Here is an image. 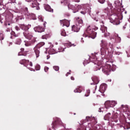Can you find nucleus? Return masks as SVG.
<instances>
[{
  "label": "nucleus",
  "mask_w": 130,
  "mask_h": 130,
  "mask_svg": "<svg viewBox=\"0 0 130 130\" xmlns=\"http://www.w3.org/2000/svg\"><path fill=\"white\" fill-rule=\"evenodd\" d=\"M30 3L31 4V6L32 8H36V10H39V4L37 3L36 0H31Z\"/></svg>",
  "instance_id": "obj_11"
},
{
  "label": "nucleus",
  "mask_w": 130,
  "mask_h": 130,
  "mask_svg": "<svg viewBox=\"0 0 130 130\" xmlns=\"http://www.w3.org/2000/svg\"><path fill=\"white\" fill-rule=\"evenodd\" d=\"M45 9L46 11H48V12H51L52 13L53 12V9H51L49 5H46L45 6Z\"/></svg>",
  "instance_id": "obj_16"
},
{
  "label": "nucleus",
  "mask_w": 130,
  "mask_h": 130,
  "mask_svg": "<svg viewBox=\"0 0 130 130\" xmlns=\"http://www.w3.org/2000/svg\"><path fill=\"white\" fill-rule=\"evenodd\" d=\"M117 103L114 101H107L105 103V106L106 108H109V107H114Z\"/></svg>",
  "instance_id": "obj_7"
},
{
  "label": "nucleus",
  "mask_w": 130,
  "mask_h": 130,
  "mask_svg": "<svg viewBox=\"0 0 130 130\" xmlns=\"http://www.w3.org/2000/svg\"><path fill=\"white\" fill-rule=\"evenodd\" d=\"M98 2H100V4H104L105 0H98Z\"/></svg>",
  "instance_id": "obj_27"
},
{
  "label": "nucleus",
  "mask_w": 130,
  "mask_h": 130,
  "mask_svg": "<svg viewBox=\"0 0 130 130\" xmlns=\"http://www.w3.org/2000/svg\"><path fill=\"white\" fill-rule=\"evenodd\" d=\"M92 29L93 30H98V27L97 26H93L92 27Z\"/></svg>",
  "instance_id": "obj_28"
},
{
  "label": "nucleus",
  "mask_w": 130,
  "mask_h": 130,
  "mask_svg": "<svg viewBox=\"0 0 130 130\" xmlns=\"http://www.w3.org/2000/svg\"><path fill=\"white\" fill-rule=\"evenodd\" d=\"M49 68H48V67H45L44 68V71L46 73L47 72V71H48Z\"/></svg>",
  "instance_id": "obj_29"
},
{
  "label": "nucleus",
  "mask_w": 130,
  "mask_h": 130,
  "mask_svg": "<svg viewBox=\"0 0 130 130\" xmlns=\"http://www.w3.org/2000/svg\"><path fill=\"white\" fill-rule=\"evenodd\" d=\"M123 107V106H122Z\"/></svg>",
  "instance_id": "obj_57"
},
{
  "label": "nucleus",
  "mask_w": 130,
  "mask_h": 130,
  "mask_svg": "<svg viewBox=\"0 0 130 130\" xmlns=\"http://www.w3.org/2000/svg\"><path fill=\"white\" fill-rule=\"evenodd\" d=\"M20 63L21 64H25V66H26V68H29L28 64H29V67H32V66H33V64L31 62H29V60H26L25 59L22 60V61L20 62Z\"/></svg>",
  "instance_id": "obj_10"
},
{
  "label": "nucleus",
  "mask_w": 130,
  "mask_h": 130,
  "mask_svg": "<svg viewBox=\"0 0 130 130\" xmlns=\"http://www.w3.org/2000/svg\"><path fill=\"white\" fill-rule=\"evenodd\" d=\"M86 118H87V119H89V118H90V117H87Z\"/></svg>",
  "instance_id": "obj_45"
},
{
  "label": "nucleus",
  "mask_w": 130,
  "mask_h": 130,
  "mask_svg": "<svg viewBox=\"0 0 130 130\" xmlns=\"http://www.w3.org/2000/svg\"><path fill=\"white\" fill-rule=\"evenodd\" d=\"M15 1H16V0H12L11 1H12V3H15Z\"/></svg>",
  "instance_id": "obj_40"
},
{
  "label": "nucleus",
  "mask_w": 130,
  "mask_h": 130,
  "mask_svg": "<svg viewBox=\"0 0 130 130\" xmlns=\"http://www.w3.org/2000/svg\"><path fill=\"white\" fill-rule=\"evenodd\" d=\"M15 29H16V30H17V31H18V30H19V28L18 27V26H16Z\"/></svg>",
  "instance_id": "obj_33"
},
{
  "label": "nucleus",
  "mask_w": 130,
  "mask_h": 130,
  "mask_svg": "<svg viewBox=\"0 0 130 130\" xmlns=\"http://www.w3.org/2000/svg\"><path fill=\"white\" fill-rule=\"evenodd\" d=\"M71 80H72V81H74V80H75V78L73 77H71Z\"/></svg>",
  "instance_id": "obj_34"
},
{
  "label": "nucleus",
  "mask_w": 130,
  "mask_h": 130,
  "mask_svg": "<svg viewBox=\"0 0 130 130\" xmlns=\"http://www.w3.org/2000/svg\"><path fill=\"white\" fill-rule=\"evenodd\" d=\"M96 34L97 32L92 31L90 26H88L83 35V36H85V37H90L92 39H95Z\"/></svg>",
  "instance_id": "obj_3"
},
{
  "label": "nucleus",
  "mask_w": 130,
  "mask_h": 130,
  "mask_svg": "<svg viewBox=\"0 0 130 130\" xmlns=\"http://www.w3.org/2000/svg\"><path fill=\"white\" fill-rule=\"evenodd\" d=\"M10 44H12V43H10Z\"/></svg>",
  "instance_id": "obj_54"
},
{
  "label": "nucleus",
  "mask_w": 130,
  "mask_h": 130,
  "mask_svg": "<svg viewBox=\"0 0 130 130\" xmlns=\"http://www.w3.org/2000/svg\"><path fill=\"white\" fill-rule=\"evenodd\" d=\"M60 24H62V26H66V27H69L70 21L67 20H62L60 21Z\"/></svg>",
  "instance_id": "obj_14"
},
{
  "label": "nucleus",
  "mask_w": 130,
  "mask_h": 130,
  "mask_svg": "<svg viewBox=\"0 0 130 130\" xmlns=\"http://www.w3.org/2000/svg\"><path fill=\"white\" fill-rule=\"evenodd\" d=\"M34 30L35 32H38L39 33H41L42 32H44V28L40 26H38L34 27Z\"/></svg>",
  "instance_id": "obj_13"
},
{
  "label": "nucleus",
  "mask_w": 130,
  "mask_h": 130,
  "mask_svg": "<svg viewBox=\"0 0 130 130\" xmlns=\"http://www.w3.org/2000/svg\"><path fill=\"white\" fill-rule=\"evenodd\" d=\"M101 30L102 31V33L104 34L105 37H107L109 36V32H107V27L104 26V25H101Z\"/></svg>",
  "instance_id": "obj_8"
},
{
  "label": "nucleus",
  "mask_w": 130,
  "mask_h": 130,
  "mask_svg": "<svg viewBox=\"0 0 130 130\" xmlns=\"http://www.w3.org/2000/svg\"><path fill=\"white\" fill-rule=\"evenodd\" d=\"M85 96H86V97H88V96H89V94H85Z\"/></svg>",
  "instance_id": "obj_41"
},
{
  "label": "nucleus",
  "mask_w": 130,
  "mask_h": 130,
  "mask_svg": "<svg viewBox=\"0 0 130 130\" xmlns=\"http://www.w3.org/2000/svg\"><path fill=\"white\" fill-rule=\"evenodd\" d=\"M125 14H126V12H125Z\"/></svg>",
  "instance_id": "obj_52"
},
{
  "label": "nucleus",
  "mask_w": 130,
  "mask_h": 130,
  "mask_svg": "<svg viewBox=\"0 0 130 130\" xmlns=\"http://www.w3.org/2000/svg\"><path fill=\"white\" fill-rule=\"evenodd\" d=\"M55 53H57V52H56L54 49H51L50 50L49 52V54H55Z\"/></svg>",
  "instance_id": "obj_19"
},
{
  "label": "nucleus",
  "mask_w": 130,
  "mask_h": 130,
  "mask_svg": "<svg viewBox=\"0 0 130 130\" xmlns=\"http://www.w3.org/2000/svg\"><path fill=\"white\" fill-rule=\"evenodd\" d=\"M82 42H84V41H83Z\"/></svg>",
  "instance_id": "obj_56"
},
{
  "label": "nucleus",
  "mask_w": 130,
  "mask_h": 130,
  "mask_svg": "<svg viewBox=\"0 0 130 130\" xmlns=\"http://www.w3.org/2000/svg\"><path fill=\"white\" fill-rule=\"evenodd\" d=\"M63 3H64V4H67L68 3V1H67V0H64V1L63 2Z\"/></svg>",
  "instance_id": "obj_38"
},
{
  "label": "nucleus",
  "mask_w": 130,
  "mask_h": 130,
  "mask_svg": "<svg viewBox=\"0 0 130 130\" xmlns=\"http://www.w3.org/2000/svg\"><path fill=\"white\" fill-rule=\"evenodd\" d=\"M114 5L116 8H117V7L120 6L121 5V4L120 3V2H119V1H118V0H117V1H115L114 2Z\"/></svg>",
  "instance_id": "obj_18"
},
{
  "label": "nucleus",
  "mask_w": 130,
  "mask_h": 130,
  "mask_svg": "<svg viewBox=\"0 0 130 130\" xmlns=\"http://www.w3.org/2000/svg\"><path fill=\"white\" fill-rule=\"evenodd\" d=\"M102 47H103V48H102L101 49V52H102V55H103V54H104V53H103V50H104V43H103V42L102 41Z\"/></svg>",
  "instance_id": "obj_22"
},
{
  "label": "nucleus",
  "mask_w": 130,
  "mask_h": 130,
  "mask_svg": "<svg viewBox=\"0 0 130 130\" xmlns=\"http://www.w3.org/2000/svg\"><path fill=\"white\" fill-rule=\"evenodd\" d=\"M69 9H72L73 11V13H76L78 12L79 10L82 9V11H81V14L83 15H85V14H87V13H89V9H86L84 8V5H78V6H74L71 4L68 5Z\"/></svg>",
  "instance_id": "obj_1"
},
{
  "label": "nucleus",
  "mask_w": 130,
  "mask_h": 130,
  "mask_svg": "<svg viewBox=\"0 0 130 130\" xmlns=\"http://www.w3.org/2000/svg\"><path fill=\"white\" fill-rule=\"evenodd\" d=\"M110 115H111V114H110V113L106 114L104 117V119L105 120H109V119H110Z\"/></svg>",
  "instance_id": "obj_17"
},
{
  "label": "nucleus",
  "mask_w": 130,
  "mask_h": 130,
  "mask_svg": "<svg viewBox=\"0 0 130 130\" xmlns=\"http://www.w3.org/2000/svg\"><path fill=\"white\" fill-rule=\"evenodd\" d=\"M70 46H76V45H75V44H72L70 45Z\"/></svg>",
  "instance_id": "obj_39"
},
{
  "label": "nucleus",
  "mask_w": 130,
  "mask_h": 130,
  "mask_svg": "<svg viewBox=\"0 0 130 130\" xmlns=\"http://www.w3.org/2000/svg\"><path fill=\"white\" fill-rule=\"evenodd\" d=\"M92 81L93 82V83H91V85H96L99 83V80L98 79V77L94 76L92 78Z\"/></svg>",
  "instance_id": "obj_15"
},
{
  "label": "nucleus",
  "mask_w": 130,
  "mask_h": 130,
  "mask_svg": "<svg viewBox=\"0 0 130 130\" xmlns=\"http://www.w3.org/2000/svg\"><path fill=\"white\" fill-rule=\"evenodd\" d=\"M2 40H4V38H2Z\"/></svg>",
  "instance_id": "obj_50"
},
{
  "label": "nucleus",
  "mask_w": 130,
  "mask_h": 130,
  "mask_svg": "<svg viewBox=\"0 0 130 130\" xmlns=\"http://www.w3.org/2000/svg\"><path fill=\"white\" fill-rule=\"evenodd\" d=\"M107 88V85L106 84H102L100 86L99 91L101 93H104L106 91Z\"/></svg>",
  "instance_id": "obj_12"
},
{
  "label": "nucleus",
  "mask_w": 130,
  "mask_h": 130,
  "mask_svg": "<svg viewBox=\"0 0 130 130\" xmlns=\"http://www.w3.org/2000/svg\"><path fill=\"white\" fill-rule=\"evenodd\" d=\"M39 20H40V21H41L42 22V21H43V19H42V16H39Z\"/></svg>",
  "instance_id": "obj_30"
},
{
  "label": "nucleus",
  "mask_w": 130,
  "mask_h": 130,
  "mask_svg": "<svg viewBox=\"0 0 130 130\" xmlns=\"http://www.w3.org/2000/svg\"><path fill=\"white\" fill-rule=\"evenodd\" d=\"M20 50H21V52H19L18 53V55H26L24 53V48H21Z\"/></svg>",
  "instance_id": "obj_20"
},
{
  "label": "nucleus",
  "mask_w": 130,
  "mask_h": 130,
  "mask_svg": "<svg viewBox=\"0 0 130 130\" xmlns=\"http://www.w3.org/2000/svg\"><path fill=\"white\" fill-rule=\"evenodd\" d=\"M99 111L100 112H101V109H99Z\"/></svg>",
  "instance_id": "obj_44"
},
{
  "label": "nucleus",
  "mask_w": 130,
  "mask_h": 130,
  "mask_svg": "<svg viewBox=\"0 0 130 130\" xmlns=\"http://www.w3.org/2000/svg\"><path fill=\"white\" fill-rule=\"evenodd\" d=\"M118 39H120V38H119V37H118Z\"/></svg>",
  "instance_id": "obj_49"
},
{
  "label": "nucleus",
  "mask_w": 130,
  "mask_h": 130,
  "mask_svg": "<svg viewBox=\"0 0 130 130\" xmlns=\"http://www.w3.org/2000/svg\"><path fill=\"white\" fill-rule=\"evenodd\" d=\"M87 94H90V90H87Z\"/></svg>",
  "instance_id": "obj_35"
},
{
  "label": "nucleus",
  "mask_w": 130,
  "mask_h": 130,
  "mask_svg": "<svg viewBox=\"0 0 130 130\" xmlns=\"http://www.w3.org/2000/svg\"><path fill=\"white\" fill-rule=\"evenodd\" d=\"M25 11H28V8H25Z\"/></svg>",
  "instance_id": "obj_46"
},
{
  "label": "nucleus",
  "mask_w": 130,
  "mask_h": 130,
  "mask_svg": "<svg viewBox=\"0 0 130 130\" xmlns=\"http://www.w3.org/2000/svg\"><path fill=\"white\" fill-rule=\"evenodd\" d=\"M111 10H109V11H108L107 14H108L109 15V14H110V11Z\"/></svg>",
  "instance_id": "obj_37"
},
{
  "label": "nucleus",
  "mask_w": 130,
  "mask_h": 130,
  "mask_svg": "<svg viewBox=\"0 0 130 130\" xmlns=\"http://www.w3.org/2000/svg\"><path fill=\"white\" fill-rule=\"evenodd\" d=\"M36 71H39L40 70V65L37 64L36 67Z\"/></svg>",
  "instance_id": "obj_26"
},
{
  "label": "nucleus",
  "mask_w": 130,
  "mask_h": 130,
  "mask_svg": "<svg viewBox=\"0 0 130 130\" xmlns=\"http://www.w3.org/2000/svg\"><path fill=\"white\" fill-rule=\"evenodd\" d=\"M66 76H68V74H66Z\"/></svg>",
  "instance_id": "obj_55"
},
{
  "label": "nucleus",
  "mask_w": 130,
  "mask_h": 130,
  "mask_svg": "<svg viewBox=\"0 0 130 130\" xmlns=\"http://www.w3.org/2000/svg\"><path fill=\"white\" fill-rule=\"evenodd\" d=\"M53 69L54 70H55V71H56V72H57V71H58V70H59V68L57 66H54L53 67Z\"/></svg>",
  "instance_id": "obj_25"
},
{
  "label": "nucleus",
  "mask_w": 130,
  "mask_h": 130,
  "mask_svg": "<svg viewBox=\"0 0 130 130\" xmlns=\"http://www.w3.org/2000/svg\"><path fill=\"white\" fill-rule=\"evenodd\" d=\"M98 21V20H96V21L97 22Z\"/></svg>",
  "instance_id": "obj_53"
},
{
  "label": "nucleus",
  "mask_w": 130,
  "mask_h": 130,
  "mask_svg": "<svg viewBox=\"0 0 130 130\" xmlns=\"http://www.w3.org/2000/svg\"><path fill=\"white\" fill-rule=\"evenodd\" d=\"M15 44H18V45H20V44H21V40L20 39L17 40L15 42Z\"/></svg>",
  "instance_id": "obj_23"
},
{
  "label": "nucleus",
  "mask_w": 130,
  "mask_h": 130,
  "mask_svg": "<svg viewBox=\"0 0 130 130\" xmlns=\"http://www.w3.org/2000/svg\"><path fill=\"white\" fill-rule=\"evenodd\" d=\"M115 69H116V66H115V65L112 64V63H110V64L107 63L105 66L100 68L99 70H102L104 74L109 75L108 73L109 72H110V71H111V70L113 72L115 71Z\"/></svg>",
  "instance_id": "obj_2"
},
{
  "label": "nucleus",
  "mask_w": 130,
  "mask_h": 130,
  "mask_svg": "<svg viewBox=\"0 0 130 130\" xmlns=\"http://www.w3.org/2000/svg\"><path fill=\"white\" fill-rule=\"evenodd\" d=\"M25 46H29L30 43H25Z\"/></svg>",
  "instance_id": "obj_31"
},
{
  "label": "nucleus",
  "mask_w": 130,
  "mask_h": 130,
  "mask_svg": "<svg viewBox=\"0 0 130 130\" xmlns=\"http://www.w3.org/2000/svg\"><path fill=\"white\" fill-rule=\"evenodd\" d=\"M61 35L62 36H66L67 35V34L66 33V31L64 30H63L61 32Z\"/></svg>",
  "instance_id": "obj_24"
},
{
  "label": "nucleus",
  "mask_w": 130,
  "mask_h": 130,
  "mask_svg": "<svg viewBox=\"0 0 130 130\" xmlns=\"http://www.w3.org/2000/svg\"><path fill=\"white\" fill-rule=\"evenodd\" d=\"M0 36H3V34H0Z\"/></svg>",
  "instance_id": "obj_48"
},
{
  "label": "nucleus",
  "mask_w": 130,
  "mask_h": 130,
  "mask_svg": "<svg viewBox=\"0 0 130 130\" xmlns=\"http://www.w3.org/2000/svg\"><path fill=\"white\" fill-rule=\"evenodd\" d=\"M2 21V18H1V16H0V22Z\"/></svg>",
  "instance_id": "obj_47"
},
{
  "label": "nucleus",
  "mask_w": 130,
  "mask_h": 130,
  "mask_svg": "<svg viewBox=\"0 0 130 130\" xmlns=\"http://www.w3.org/2000/svg\"><path fill=\"white\" fill-rule=\"evenodd\" d=\"M45 43L44 42H41L34 48V50L35 52V54L36 56V57H39V54H40V51H39V49L38 48H40V47H42V46H43Z\"/></svg>",
  "instance_id": "obj_6"
},
{
  "label": "nucleus",
  "mask_w": 130,
  "mask_h": 130,
  "mask_svg": "<svg viewBox=\"0 0 130 130\" xmlns=\"http://www.w3.org/2000/svg\"><path fill=\"white\" fill-rule=\"evenodd\" d=\"M122 17V15L121 14H119L118 15H116L115 16V18L113 19V21H111V23H115L114 24H116V25H118V23H117V22L119 21L121 19V17Z\"/></svg>",
  "instance_id": "obj_9"
},
{
  "label": "nucleus",
  "mask_w": 130,
  "mask_h": 130,
  "mask_svg": "<svg viewBox=\"0 0 130 130\" xmlns=\"http://www.w3.org/2000/svg\"><path fill=\"white\" fill-rule=\"evenodd\" d=\"M75 93H81L82 92V90L80 89V87L78 88H76V89L74 90Z\"/></svg>",
  "instance_id": "obj_21"
},
{
  "label": "nucleus",
  "mask_w": 130,
  "mask_h": 130,
  "mask_svg": "<svg viewBox=\"0 0 130 130\" xmlns=\"http://www.w3.org/2000/svg\"><path fill=\"white\" fill-rule=\"evenodd\" d=\"M32 42H35V41L34 40V39H33L32 40H31Z\"/></svg>",
  "instance_id": "obj_42"
},
{
  "label": "nucleus",
  "mask_w": 130,
  "mask_h": 130,
  "mask_svg": "<svg viewBox=\"0 0 130 130\" xmlns=\"http://www.w3.org/2000/svg\"><path fill=\"white\" fill-rule=\"evenodd\" d=\"M125 109H127V108H126V107H125V106L123 107V110H124V111H126V110H125Z\"/></svg>",
  "instance_id": "obj_32"
},
{
  "label": "nucleus",
  "mask_w": 130,
  "mask_h": 130,
  "mask_svg": "<svg viewBox=\"0 0 130 130\" xmlns=\"http://www.w3.org/2000/svg\"><path fill=\"white\" fill-rule=\"evenodd\" d=\"M61 4H62V1L61 2Z\"/></svg>",
  "instance_id": "obj_51"
},
{
  "label": "nucleus",
  "mask_w": 130,
  "mask_h": 130,
  "mask_svg": "<svg viewBox=\"0 0 130 130\" xmlns=\"http://www.w3.org/2000/svg\"><path fill=\"white\" fill-rule=\"evenodd\" d=\"M49 57H50L49 56H47V59H49Z\"/></svg>",
  "instance_id": "obj_43"
},
{
  "label": "nucleus",
  "mask_w": 130,
  "mask_h": 130,
  "mask_svg": "<svg viewBox=\"0 0 130 130\" xmlns=\"http://www.w3.org/2000/svg\"><path fill=\"white\" fill-rule=\"evenodd\" d=\"M20 28L22 29V30H24L26 31L25 32H23V35L24 36L25 38H27V39H29V40L32 39V35H31L29 32L27 31V30L29 29V27H28V26H25V25L22 24L20 26Z\"/></svg>",
  "instance_id": "obj_4"
},
{
  "label": "nucleus",
  "mask_w": 130,
  "mask_h": 130,
  "mask_svg": "<svg viewBox=\"0 0 130 130\" xmlns=\"http://www.w3.org/2000/svg\"><path fill=\"white\" fill-rule=\"evenodd\" d=\"M42 39H45V36H43L42 37Z\"/></svg>",
  "instance_id": "obj_36"
},
{
  "label": "nucleus",
  "mask_w": 130,
  "mask_h": 130,
  "mask_svg": "<svg viewBox=\"0 0 130 130\" xmlns=\"http://www.w3.org/2000/svg\"><path fill=\"white\" fill-rule=\"evenodd\" d=\"M83 26V20L80 19L78 21V23L75 25L72 26V31L74 32H79V30H80V28Z\"/></svg>",
  "instance_id": "obj_5"
}]
</instances>
